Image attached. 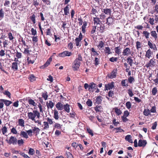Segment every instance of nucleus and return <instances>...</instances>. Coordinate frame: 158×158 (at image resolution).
Here are the masks:
<instances>
[{
	"mask_svg": "<svg viewBox=\"0 0 158 158\" xmlns=\"http://www.w3.org/2000/svg\"><path fill=\"white\" fill-rule=\"evenodd\" d=\"M82 60V57L80 54L78 55V57L74 61L72 66V68L74 71L77 70L80 66L81 62Z\"/></svg>",
	"mask_w": 158,
	"mask_h": 158,
	"instance_id": "1",
	"label": "nucleus"
},
{
	"mask_svg": "<svg viewBox=\"0 0 158 158\" xmlns=\"http://www.w3.org/2000/svg\"><path fill=\"white\" fill-rule=\"evenodd\" d=\"M27 116L29 119H31L32 121H35V118L37 117L38 119L40 118V113L37 110H34L33 112H28Z\"/></svg>",
	"mask_w": 158,
	"mask_h": 158,
	"instance_id": "2",
	"label": "nucleus"
},
{
	"mask_svg": "<svg viewBox=\"0 0 158 158\" xmlns=\"http://www.w3.org/2000/svg\"><path fill=\"white\" fill-rule=\"evenodd\" d=\"M40 131V129L37 127H34L33 128L32 130L29 129L26 131L27 134L30 136H31L32 135V133L33 132L34 134H35L36 135H37L39 133Z\"/></svg>",
	"mask_w": 158,
	"mask_h": 158,
	"instance_id": "3",
	"label": "nucleus"
},
{
	"mask_svg": "<svg viewBox=\"0 0 158 158\" xmlns=\"http://www.w3.org/2000/svg\"><path fill=\"white\" fill-rule=\"evenodd\" d=\"M102 13L100 15V19H101L105 18L106 16L105 15H110L111 13V10L110 9L105 8L102 11Z\"/></svg>",
	"mask_w": 158,
	"mask_h": 158,
	"instance_id": "4",
	"label": "nucleus"
},
{
	"mask_svg": "<svg viewBox=\"0 0 158 158\" xmlns=\"http://www.w3.org/2000/svg\"><path fill=\"white\" fill-rule=\"evenodd\" d=\"M82 35L81 33H80L78 37L76 38L75 40V42L77 46H80L81 45V41L82 39Z\"/></svg>",
	"mask_w": 158,
	"mask_h": 158,
	"instance_id": "5",
	"label": "nucleus"
},
{
	"mask_svg": "<svg viewBox=\"0 0 158 158\" xmlns=\"http://www.w3.org/2000/svg\"><path fill=\"white\" fill-rule=\"evenodd\" d=\"M6 141H7V143L10 144H12L13 145L16 144L17 143L16 138L13 136H11L8 141L7 140H6Z\"/></svg>",
	"mask_w": 158,
	"mask_h": 158,
	"instance_id": "6",
	"label": "nucleus"
},
{
	"mask_svg": "<svg viewBox=\"0 0 158 158\" xmlns=\"http://www.w3.org/2000/svg\"><path fill=\"white\" fill-rule=\"evenodd\" d=\"M114 82L113 81L107 84H106L105 87V90H106L112 89L114 87Z\"/></svg>",
	"mask_w": 158,
	"mask_h": 158,
	"instance_id": "7",
	"label": "nucleus"
},
{
	"mask_svg": "<svg viewBox=\"0 0 158 158\" xmlns=\"http://www.w3.org/2000/svg\"><path fill=\"white\" fill-rule=\"evenodd\" d=\"M71 54V52L66 51L60 53L59 56L60 57H64L66 56H70Z\"/></svg>",
	"mask_w": 158,
	"mask_h": 158,
	"instance_id": "8",
	"label": "nucleus"
},
{
	"mask_svg": "<svg viewBox=\"0 0 158 158\" xmlns=\"http://www.w3.org/2000/svg\"><path fill=\"white\" fill-rule=\"evenodd\" d=\"M97 88V86L95 83H91L89 84V88L88 89V90L90 92H94Z\"/></svg>",
	"mask_w": 158,
	"mask_h": 158,
	"instance_id": "9",
	"label": "nucleus"
},
{
	"mask_svg": "<svg viewBox=\"0 0 158 158\" xmlns=\"http://www.w3.org/2000/svg\"><path fill=\"white\" fill-rule=\"evenodd\" d=\"M131 54L130 49L128 48H126L124 49L123 52V55L124 56H128Z\"/></svg>",
	"mask_w": 158,
	"mask_h": 158,
	"instance_id": "10",
	"label": "nucleus"
},
{
	"mask_svg": "<svg viewBox=\"0 0 158 158\" xmlns=\"http://www.w3.org/2000/svg\"><path fill=\"white\" fill-rule=\"evenodd\" d=\"M70 6L69 5H67L64 9V14L66 15H70V13L69 12V7Z\"/></svg>",
	"mask_w": 158,
	"mask_h": 158,
	"instance_id": "11",
	"label": "nucleus"
},
{
	"mask_svg": "<svg viewBox=\"0 0 158 158\" xmlns=\"http://www.w3.org/2000/svg\"><path fill=\"white\" fill-rule=\"evenodd\" d=\"M117 69H114L109 76V78L111 79L115 78L117 74Z\"/></svg>",
	"mask_w": 158,
	"mask_h": 158,
	"instance_id": "12",
	"label": "nucleus"
},
{
	"mask_svg": "<svg viewBox=\"0 0 158 158\" xmlns=\"http://www.w3.org/2000/svg\"><path fill=\"white\" fill-rule=\"evenodd\" d=\"M147 143L146 140H139L138 143V146L139 147H144Z\"/></svg>",
	"mask_w": 158,
	"mask_h": 158,
	"instance_id": "13",
	"label": "nucleus"
},
{
	"mask_svg": "<svg viewBox=\"0 0 158 158\" xmlns=\"http://www.w3.org/2000/svg\"><path fill=\"white\" fill-rule=\"evenodd\" d=\"M114 19L111 17H109L106 19V24L108 25H110L113 23Z\"/></svg>",
	"mask_w": 158,
	"mask_h": 158,
	"instance_id": "14",
	"label": "nucleus"
},
{
	"mask_svg": "<svg viewBox=\"0 0 158 158\" xmlns=\"http://www.w3.org/2000/svg\"><path fill=\"white\" fill-rule=\"evenodd\" d=\"M52 61V58L51 57L49 58L47 61L45 63L43 66L40 67L41 69H44L47 67L50 63V62Z\"/></svg>",
	"mask_w": 158,
	"mask_h": 158,
	"instance_id": "15",
	"label": "nucleus"
},
{
	"mask_svg": "<svg viewBox=\"0 0 158 158\" xmlns=\"http://www.w3.org/2000/svg\"><path fill=\"white\" fill-rule=\"evenodd\" d=\"M19 135L21 137L26 139L29 137L27 132L24 131H21L19 134Z\"/></svg>",
	"mask_w": 158,
	"mask_h": 158,
	"instance_id": "16",
	"label": "nucleus"
},
{
	"mask_svg": "<svg viewBox=\"0 0 158 158\" xmlns=\"http://www.w3.org/2000/svg\"><path fill=\"white\" fill-rule=\"evenodd\" d=\"M64 105L60 102H58L56 105V107L58 110H61L64 109Z\"/></svg>",
	"mask_w": 158,
	"mask_h": 158,
	"instance_id": "17",
	"label": "nucleus"
},
{
	"mask_svg": "<svg viewBox=\"0 0 158 158\" xmlns=\"http://www.w3.org/2000/svg\"><path fill=\"white\" fill-rule=\"evenodd\" d=\"M97 31L96 26H93L92 27V30L90 32V35L93 37L94 35V33Z\"/></svg>",
	"mask_w": 158,
	"mask_h": 158,
	"instance_id": "18",
	"label": "nucleus"
},
{
	"mask_svg": "<svg viewBox=\"0 0 158 158\" xmlns=\"http://www.w3.org/2000/svg\"><path fill=\"white\" fill-rule=\"evenodd\" d=\"M132 136L130 135H127L125 136V139L126 141H128L129 142L132 143L133 141L131 139Z\"/></svg>",
	"mask_w": 158,
	"mask_h": 158,
	"instance_id": "19",
	"label": "nucleus"
},
{
	"mask_svg": "<svg viewBox=\"0 0 158 158\" xmlns=\"http://www.w3.org/2000/svg\"><path fill=\"white\" fill-rule=\"evenodd\" d=\"M0 101L4 102V104L7 106H9L12 103V102L10 101L4 99H1Z\"/></svg>",
	"mask_w": 158,
	"mask_h": 158,
	"instance_id": "20",
	"label": "nucleus"
},
{
	"mask_svg": "<svg viewBox=\"0 0 158 158\" xmlns=\"http://www.w3.org/2000/svg\"><path fill=\"white\" fill-rule=\"evenodd\" d=\"M11 68L15 71L18 70L17 63L16 62H14L12 63L11 65Z\"/></svg>",
	"mask_w": 158,
	"mask_h": 158,
	"instance_id": "21",
	"label": "nucleus"
},
{
	"mask_svg": "<svg viewBox=\"0 0 158 158\" xmlns=\"http://www.w3.org/2000/svg\"><path fill=\"white\" fill-rule=\"evenodd\" d=\"M94 23V24H96L97 25L100 24L101 23L100 19L98 17H94L93 18Z\"/></svg>",
	"mask_w": 158,
	"mask_h": 158,
	"instance_id": "22",
	"label": "nucleus"
},
{
	"mask_svg": "<svg viewBox=\"0 0 158 158\" xmlns=\"http://www.w3.org/2000/svg\"><path fill=\"white\" fill-rule=\"evenodd\" d=\"M148 45L149 46L150 48L156 50H157L155 45V44H153L149 41L148 42Z\"/></svg>",
	"mask_w": 158,
	"mask_h": 158,
	"instance_id": "23",
	"label": "nucleus"
},
{
	"mask_svg": "<svg viewBox=\"0 0 158 158\" xmlns=\"http://www.w3.org/2000/svg\"><path fill=\"white\" fill-rule=\"evenodd\" d=\"M152 54V53L151 52V50L150 49H149L146 52L145 56L148 58L149 59L151 56V55Z\"/></svg>",
	"mask_w": 158,
	"mask_h": 158,
	"instance_id": "24",
	"label": "nucleus"
},
{
	"mask_svg": "<svg viewBox=\"0 0 158 158\" xmlns=\"http://www.w3.org/2000/svg\"><path fill=\"white\" fill-rule=\"evenodd\" d=\"M46 105L48 108H52L54 106V103L51 101H49V102H47Z\"/></svg>",
	"mask_w": 158,
	"mask_h": 158,
	"instance_id": "25",
	"label": "nucleus"
},
{
	"mask_svg": "<svg viewBox=\"0 0 158 158\" xmlns=\"http://www.w3.org/2000/svg\"><path fill=\"white\" fill-rule=\"evenodd\" d=\"M143 114L145 116H148L150 114V111L148 109H145L143 112Z\"/></svg>",
	"mask_w": 158,
	"mask_h": 158,
	"instance_id": "26",
	"label": "nucleus"
},
{
	"mask_svg": "<svg viewBox=\"0 0 158 158\" xmlns=\"http://www.w3.org/2000/svg\"><path fill=\"white\" fill-rule=\"evenodd\" d=\"M102 96H99L96 98V103L98 104H100L102 102Z\"/></svg>",
	"mask_w": 158,
	"mask_h": 158,
	"instance_id": "27",
	"label": "nucleus"
},
{
	"mask_svg": "<svg viewBox=\"0 0 158 158\" xmlns=\"http://www.w3.org/2000/svg\"><path fill=\"white\" fill-rule=\"evenodd\" d=\"M24 121L23 119H19L18 120V124L22 127L24 126Z\"/></svg>",
	"mask_w": 158,
	"mask_h": 158,
	"instance_id": "28",
	"label": "nucleus"
},
{
	"mask_svg": "<svg viewBox=\"0 0 158 158\" xmlns=\"http://www.w3.org/2000/svg\"><path fill=\"white\" fill-rule=\"evenodd\" d=\"M127 82V80L126 79L125 80H123L121 81V84L124 87H127L128 85Z\"/></svg>",
	"mask_w": 158,
	"mask_h": 158,
	"instance_id": "29",
	"label": "nucleus"
},
{
	"mask_svg": "<svg viewBox=\"0 0 158 158\" xmlns=\"http://www.w3.org/2000/svg\"><path fill=\"white\" fill-rule=\"evenodd\" d=\"M69 106V105L68 104H66L64 105V110L67 113H69L70 112Z\"/></svg>",
	"mask_w": 158,
	"mask_h": 158,
	"instance_id": "30",
	"label": "nucleus"
},
{
	"mask_svg": "<svg viewBox=\"0 0 158 158\" xmlns=\"http://www.w3.org/2000/svg\"><path fill=\"white\" fill-rule=\"evenodd\" d=\"M106 28H105L104 24L102 23L100 24V26L99 27V31L101 33H102L104 31V30Z\"/></svg>",
	"mask_w": 158,
	"mask_h": 158,
	"instance_id": "31",
	"label": "nucleus"
},
{
	"mask_svg": "<svg viewBox=\"0 0 158 158\" xmlns=\"http://www.w3.org/2000/svg\"><path fill=\"white\" fill-rule=\"evenodd\" d=\"M127 63L131 66H132L133 64H135L133 61V60L131 59V56L128 57L127 59Z\"/></svg>",
	"mask_w": 158,
	"mask_h": 158,
	"instance_id": "32",
	"label": "nucleus"
},
{
	"mask_svg": "<svg viewBox=\"0 0 158 158\" xmlns=\"http://www.w3.org/2000/svg\"><path fill=\"white\" fill-rule=\"evenodd\" d=\"M54 114L53 117L56 120L58 119L59 118V116L58 115V112L56 110H54Z\"/></svg>",
	"mask_w": 158,
	"mask_h": 158,
	"instance_id": "33",
	"label": "nucleus"
},
{
	"mask_svg": "<svg viewBox=\"0 0 158 158\" xmlns=\"http://www.w3.org/2000/svg\"><path fill=\"white\" fill-rule=\"evenodd\" d=\"M151 35L152 36L154 37L155 40L157 38V34L155 31H152L151 32Z\"/></svg>",
	"mask_w": 158,
	"mask_h": 158,
	"instance_id": "34",
	"label": "nucleus"
},
{
	"mask_svg": "<svg viewBox=\"0 0 158 158\" xmlns=\"http://www.w3.org/2000/svg\"><path fill=\"white\" fill-rule=\"evenodd\" d=\"M143 34L145 38L147 39L149 38L150 33L147 31H143Z\"/></svg>",
	"mask_w": 158,
	"mask_h": 158,
	"instance_id": "35",
	"label": "nucleus"
},
{
	"mask_svg": "<svg viewBox=\"0 0 158 158\" xmlns=\"http://www.w3.org/2000/svg\"><path fill=\"white\" fill-rule=\"evenodd\" d=\"M28 102L29 104L30 105H32L34 106H36V103L31 98L28 99Z\"/></svg>",
	"mask_w": 158,
	"mask_h": 158,
	"instance_id": "36",
	"label": "nucleus"
},
{
	"mask_svg": "<svg viewBox=\"0 0 158 158\" xmlns=\"http://www.w3.org/2000/svg\"><path fill=\"white\" fill-rule=\"evenodd\" d=\"M155 60V59L153 60V59H151L149 61V63L148 64V66H154L156 63Z\"/></svg>",
	"mask_w": 158,
	"mask_h": 158,
	"instance_id": "37",
	"label": "nucleus"
},
{
	"mask_svg": "<svg viewBox=\"0 0 158 158\" xmlns=\"http://www.w3.org/2000/svg\"><path fill=\"white\" fill-rule=\"evenodd\" d=\"M133 34L136 37H138L140 35V33L138 31L134 30L133 31Z\"/></svg>",
	"mask_w": 158,
	"mask_h": 158,
	"instance_id": "38",
	"label": "nucleus"
},
{
	"mask_svg": "<svg viewBox=\"0 0 158 158\" xmlns=\"http://www.w3.org/2000/svg\"><path fill=\"white\" fill-rule=\"evenodd\" d=\"M29 79L31 82H33L36 80V77L33 74L30 75Z\"/></svg>",
	"mask_w": 158,
	"mask_h": 158,
	"instance_id": "39",
	"label": "nucleus"
},
{
	"mask_svg": "<svg viewBox=\"0 0 158 158\" xmlns=\"http://www.w3.org/2000/svg\"><path fill=\"white\" fill-rule=\"evenodd\" d=\"M4 17V11L2 9L0 10V21Z\"/></svg>",
	"mask_w": 158,
	"mask_h": 158,
	"instance_id": "40",
	"label": "nucleus"
},
{
	"mask_svg": "<svg viewBox=\"0 0 158 158\" xmlns=\"http://www.w3.org/2000/svg\"><path fill=\"white\" fill-rule=\"evenodd\" d=\"M95 110L96 112H101L102 110V108L101 106H97L95 107Z\"/></svg>",
	"mask_w": 158,
	"mask_h": 158,
	"instance_id": "41",
	"label": "nucleus"
},
{
	"mask_svg": "<svg viewBox=\"0 0 158 158\" xmlns=\"http://www.w3.org/2000/svg\"><path fill=\"white\" fill-rule=\"evenodd\" d=\"M35 153V150L32 148H30L29 149L28 153L29 155H33Z\"/></svg>",
	"mask_w": 158,
	"mask_h": 158,
	"instance_id": "42",
	"label": "nucleus"
},
{
	"mask_svg": "<svg viewBox=\"0 0 158 158\" xmlns=\"http://www.w3.org/2000/svg\"><path fill=\"white\" fill-rule=\"evenodd\" d=\"M44 125V127L43 128L44 129H47L49 128V125L48 124V122H43Z\"/></svg>",
	"mask_w": 158,
	"mask_h": 158,
	"instance_id": "43",
	"label": "nucleus"
},
{
	"mask_svg": "<svg viewBox=\"0 0 158 158\" xmlns=\"http://www.w3.org/2000/svg\"><path fill=\"white\" fill-rule=\"evenodd\" d=\"M114 111L118 115L121 114L122 113L121 110L117 107L114 108Z\"/></svg>",
	"mask_w": 158,
	"mask_h": 158,
	"instance_id": "44",
	"label": "nucleus"
},
{
	"mask_svg": "<svg viewBox=\"0 0 158 158\" xmlns=\"http://www.w3.org/2000/svg\"><path fill=\"white\" fill-rule=\"evenodd\" d=\"M114 50L115 52L118 55H119L121 53L120 49L119 48V47L115 48H114Z\"/></svg>",
	"mask_w": 158,
	"mask_h": 158,
	"instance_id": "45",
	"label": "nucleus"
},
{
	"mask_svg": "<svg viewBox=\"0 0 158 158\" xmlns=\"http://www.w3.org/2000/svg\"><path fill=\"white\" fill-rule=\"evenodd\" d=\"M157 89L156 87L153 88L152 91V94L153 95H155L157 92Z\"/></svg>",
	"mask_w": 158,
	"mask_h": 158,
	"instance_id": "46",
	"label": "nucleus"
},
{
	"mask_svg": "<svg viewBox=\"0 0 158 158\" xmlns=\"http://www.w3.org/2000/svg\"><path fill=\"white\" fill-rule=\"evenodd\" d=\"M127 93L130 97H132L134 95V94L132 92V90L131 89H129L127 90Z\"/></svg>",
	"mask_w": 158,
	"mask_h": 158,
	"instance_id": "47",
	"label": "nucleus"
},
{
	"mask_svg": "<svg viewBox=\"0 0 158 158\" xmlns=\"http://www.w3.org/2000/svg\"><path fill=\"white\" fill-rule=\"evenodd\" d=\"M131 104L130 102H127L126 103V106L127 108L128 109H130L131 107Z\"/></svg>",
	"mask_w": 158,
	"mask_h": 158,
	"instance_id": "48",
	"label": "nucleus"
},
{
	"mask_svg": "<svg viewBox=\"0 0 158 158\" xmlns=\"http://www.w3.org/2000/svg\"><path fill=\"white\" fill-rule=\"evenodd\" d=\"M105 52L109 54L111 53L110 49L109 47H106L105 49Z\"/></svg>",
	"mask_w": 158,
	"mask_h": 158,
	"instance_id": "49",
	"label": "nucleus"
},
{
	"mask_svg": "<svg viewBox=\"0 0 158 158\" xmlns=\"http://www.w3.org/2000/svg\"><path fill=\"white\" fill-rule=\"evenodd\" d=\"M42 97L44 98L45 100H46L48 98V95L47 94V92L45 93H43L42 95Z\"/></svg>",
	"mask_w": 158,
	"mask_h": 158,
	"instance_id": "50",
	"label": "nucleus"
},
{
	"mask_svg": "<svg viewBox=\"0 0 158 158\" xmlns=\"http://www.w3.org/2000/svg\"><path fill=\"white\" fill-rule=\"evenodd\" d=\"M66 155L67 158H73V156L70 152H66Z\"/></svg>",
	"mask_w": 158,
	"mask_h": 158,
	"instance_id": "51",
	"label": "nucleus"
},
{
	"mask_svg": "<svg viewBox=\"0 0 158 158\" xmlns=\"http://www.w3.org/2000/svg\"><path fill=\"white\" fill-rule=\"evenodd\" d=\"M10 2L9 1L6 0L4 4V5L6 7H10Z\"/></svg>",
	"mask_w": 158,
	"mask_h": 158,
	"instance_id": "52",
	"label": "nucleus"
},
{
	"mask_svg": "<svg viewBox=\"0 0 158 158\" xmlns=\"http://www.w3.org/2000/svg\"><path fill=\"white\" fill-rule=\"evenodd\" d=\"M54 127L58 129H60L61 127V125L59 123H56L54 124Z\"/></svg>",
	"mask_w": 158,
	"mask_h": 158,
	"instance_id": "53",
	"label": "nucleus"
},
{
	"mask_svg": "<svg viewBox=\"0 0 158 158\" xmlns=\"http://www.w3.org/2000/svg\"><path fill=\"white\" fill-rule=\"evenodd\" d=\"M154 12H156V14H158V4H156L153 7Z\"/></svg>",
	"mask_w": 158,
	"mask_h": 158,
	"instance_id": "54",
	"label": "nucleus"
},
{
	"mask_svg": "<svg viewBox=\"0 0 158 158\" xmlns=\"http://www.w3.org/2000/svg\"><path fill=\"white\" fill-rule=\"evenodd\" d=\"M3 134L4 135L7 132V128L6 126H4L2 129Z\"/></svg>",
	"mask_w": 158,
	"mask_h": 158,
	"instance_id": "55",
	"label": "nucleus"
},
{
	"mask_svg": "<svg viewBox=\"0 0 158 158\" xmlns=\"http://www.w3.org/2000/svg\"><path fill=\"white\" fill-rule=\"evenodd\" d=\"M18 144L19 146L23 145L24 143L23 140L22 139L19 140L17 141Z\"/></svg>",
	"mask_w": 158,
	"mask_h": 158,
	"instance_id": "56",
	"label": "nucleus"
},
{
	"mask_svg": "<svg viewBox=\"0 0 158 158\" xmlns=\"http://www.w3.org/2000/svg\"><path fill=\"white\" fill-rule=\"evenodd\" d=\"M11 132L12 133L14 134H17L18 132L16 129L15 127H13L11 129Z\"/></svg>",
	"mask_w": 158,
	"mask_h": 158,
	"instance_id": "57",
	"label": "nucleus"
},
{
	"mask_svg": "<svg viewBox=\"0 0 158 158\" xmlns=\"http://www.w3.org/2000/svg\"><path fill=\"white\" fill-rule=\"evenodd\" d=\"M128 81L131 84L132 83V82H134L135 81V79L134 78L131 77H130L128 78Z\"/></svg>",
	"mask_w": 158,
	"mask_h": 158,
	"instance_id": "58",
	"label": "nucleus"
},
{
	"mask_svg": "<svg viewBox=\"0 0 158 158\" xmlns=\"http://www.w3.org/2000/svg\"><path fill=\"white\" fill-rule=\"evenodd\" d=\"M86 105L89 106H91L92 105V102L90 99H88L86 102Z\"/></svg>",
	"mask_w": 158,
	"mask_h": 158,
	"instance_id": "59",
	"label": "nucleus"
},
{
	"mask_svg": "<svg viewBox=\"0 0 158 158\" xmlns=\"http://www.w3.org/2000/svg\"><path fill=\"white\" fill-rule=\"evenodd\" d=\"M31 19L33 22L34 24L35 23V16L34 14H33L31 17Z\"/></svg>",
	"mask_w": 158,
	"mask_h": 158,
	"instance_id": "60",
	"label": "nucleus"
},
{
	"mask_svg": "<svg viewBox=\"0 0 158 158\" xmlns=\"http://www.w3.org/2000/svg\"><path fill=\"white\" fill-rule=\"evenodd\" d=\"M154 19L153 18H150L149 19V23L152 25L154 24Z\"/></svg>",
	"mask_w": 158,
	"mask_h": 158,
	"instance_id": "61",
	"label": "nucleus"
},
{
	"mask_svg": "<svg viewBox=\"0 0 158 158\" xmlns=\"http://www.w3.org/2000/svg\"><path fill=\"white\" fill-rule=\"evenodd\" d=\"M19 154L24 158H30L27 155L25 154L24 152H20Z\"/></svg>",
	"mask_w": 158,
	"mask_h": 158,
	"instance_id": "62",
	"label": "nucleus"
},
{
	"mask_svg": "<svg viewBox=\"0 0 158 158\" xmlns=\"http://www.w3.org/2000/svg\"><path fill=\"white\" fill-rule=\"evenodd\" d=\"M95 64V65H98L99 63V59L97 57H95L94 60Z\"/></svg>",
	"mask_w": 158,
	"mask_h": 158,
	"instance_id": "63",
	"label": "nucleus"
},
{
	"mask_svg": "<svg viewBox=\"0 0 158 158\" xmlns=\"http://www.w3.org/2000/svg\"><path fill=\"white\" fill-rule=\"evenodd\" d=\"M31 31L32 35H35L36 34V31L35 29H34V28H32L31 29Z\"/></svg>",
	"mask_w": 158,
	"mask_h": 158,
	"instance_id": "64",
	"label": "nucleus"
}]
</instances>
